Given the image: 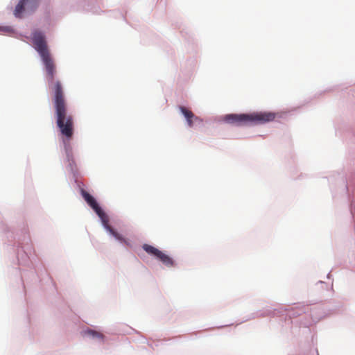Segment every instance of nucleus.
<instances>
[{
	"instance_id": "8",
	"label": "nucleus",
	"mask_w": 355,
	"mask_h": 355,
	"mask_svg": "<svg viewBox=\"0 0 355 355\" xmlns=\"http://www.w3.org/2000/svg\"><path fill=\"white\" fill-rule=\"evenodd\" d=\"M187 124L189 127L192 128L194 125L195 123H199V121H195L193 118H191L189 119H187Z\"/></svg>"
},
{
	"instance_id": "6",
	"label": "nucleus",
	"mask_w": 355,
	"mask_h": 355,
	"mask_svg": "<svg viewBox=\"0 0 355 355\" xmlns=\"http://www.w3.org/2000/svg\"><path fill=\"white\" fill-rule=\"evenodd\" d=\"M179 109L187 120L191 118H193L194 121H199V123L202 122V120L200 117L195 116L191 110H188L185 107L180 106Z\"/></svg>"
},
{
	"instance_id": "2",
	"label": "nucleus",
	"mask_w": 355,
	"mask_h": 355,
	"mask_svg": "<svg viewBox=\"0 0 355 355\" xmlns=\"http://www.w3.org/2000/svg\"><path fill=\"white\" fill-rule=\"evenodd\" d=\"M276 114L272 112H257L250 114H230L224 116V121L236 125L263 124L275 120Z\"/></svg>"
},
{
	"instance_id": "3",
	"label": "nucleus",
	"mask_w": 355,
	"mask_h": 355,
	"mask_svg": "<svg viewBox=\"0 0 355 355\" xmlns=\"http://www.w3.org/2000/svg\"><path fill=\"white\" fill-rule=\"evenodd\" d=\"M81 195L85 199V200L87 202V203L94 210V211L101 218L103 223L105 226L106 229L110 232V233L119 241L127 244L128 242L126 241V240L121 235L115 232L110 226L108 225V218L107 215L98 205L94 197L92 196L88 192H87L84 189L81 190Z\"/></svg>"
},
{
	"instance_id": "5",
	"label": "nucleus",
	"mask_w": 355,
	"mask_h": 355,
	"mask_svg": "<svg viewBox=\"0 0 355 355\" xmlns=\"http://www.w3.org/2000/svg\"><path fill=\"white\" fill-rule=\"evenodd\" d=\"M40 0H21L16 6L14 15L16 17L21 18L25 10L33 12L37 8Z\"/></svg>"
},
{
	"instance_id": "4",
	"label": "nucleus",
	"mask_w": 355,
	"mask_h": 355,
	"mask_svg": "<svg viewBox=\"0 0 355 355\" xmlns=\"http://www.w3.org/2000/svg\"><path fill=\"white\" fill-rule=\"evenodd\" d=\"M142 248L144 250H145L148 254L154 256L159 261H161L165 266L168 267L174 266V261L172 259V258L157 248L148 244H144Z\"/></svg>"
},
{
	"instance_id": "1",
	"label": "nucleus",
	"mask_w": 355,
	"mask_h": 355,
	"mask_svg": "<svg viewBox=\"0 0 355 355\" xmlns=\"http://www.w3.org/2000/svg\"><path fill=\"white\" fill-rule=\"evenodd\" d=\"M33 42L35 50L40 54L46 73V78L53 92V103L55 108L56 124L61 135L70 139L73 135V116L68 112L67 104L60 81L54 82L56 65L48 49L44 34L39 31L33 33Z\"/></svg>"
},
{
	"instance_id": "7",
	"label": "nucleus",
	"mask_w": 355,
	"mask_h": 355,
	"mask_svg": "<svg viewBox=\"0 0 355 355\" xmlns=\"http://www.w3.org/2000/svg\"><path fill=\"white\" fill-rule=\"evenodd\" d=\"M85 333L87 334L88 335L92 336L94 338L103 340V338H104V336L103 334H101V332L94 331V330L89 329Z\"/></svg>"
},
{
	"instance_id": "9",
	"label": "nucleus",
	"mask_w": 355,
	"mask_h": 355,
	"mask_svg": "<svg viewBox=\"0 0 355 355\" xmlns=\"http://www.w3.org/2000/svg\"><path fill=\"white\" fill-rule=\"evenodd\" d=\"M66 152H67V157L69 158V152L68 148H66Z\"/></svg>"
}]
</instances>
